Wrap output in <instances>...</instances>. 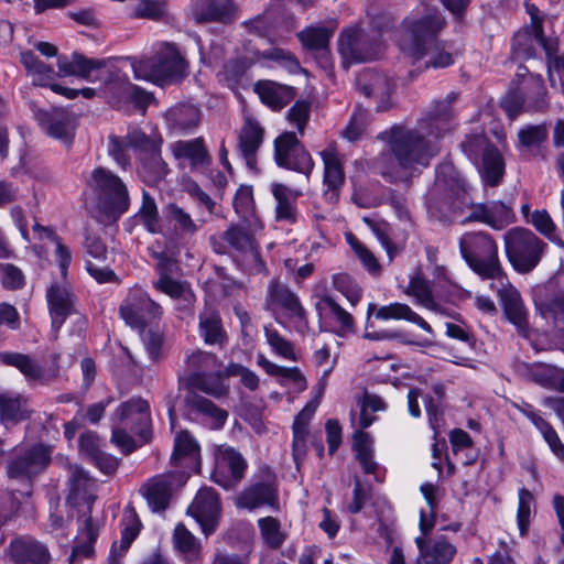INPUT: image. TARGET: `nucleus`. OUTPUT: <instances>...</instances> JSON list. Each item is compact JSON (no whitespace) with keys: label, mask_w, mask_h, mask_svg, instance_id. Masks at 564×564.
I'll return each instance as SVG.
<instances>
[{"label":"nucleus","mask_w":564,"mask_h":564,"mask_svg":"<svg viewBox=\"0 0 564 564\" xmlns=\"http://www.w3.org/2000/svg\"><path fill=\"white\" fill-rule=\"evenodd\" d=\"M135 130L137 129L129 131L123 138L110 135L108 139V153L123 170L131 165V158L128 153V149L134 150V147L130 143V135Z\"/></svg>","instance_id":"56"},{"label":"nucleus","mask_w":564,"mask_h":564,"mask_svg":"<svg viewBox=\"0 0 564 564\" xmlns=\"http://www.w3.org/2000/svg\"><path fill=\"white\" fill-rule=\"evenodd\" d=\"M405 293L415 300L417 305L437 314H445L444 308L434 297L430 282L423 278H412Z\"/></svg>","instance_id":"43"},{"label":"nucleus","mask_w":564,"mask_h":564,"mask_svg":"<svg viewBox=\"0 0 564 564\" xmlns=\"http://www.w3.org/2000/svg\"><path fill=\"white\" fill-rule=\"evenodd\" d=\"M534 509V497L525 488L519 490V501L517 510V523L521 536L527 535L532 511Z\"/></svg>","instance_id":"58"},{"label":"nucleus","mask_w":564,"mask_h":564,"mask_svg":"<svg viewBox=\"0 0 564 564\" xmlns=\"http://www.w3.org/2000/svg\"><path fill=\"white\" fill-rule=\"evenodd\" d=\"M536 308L541 316L552 323L556 329H564V295L540 301L536 303Z\"/></svg>","instance_id":"55"},{"label":"nucleus","mask_w":564,"mask_h":564,"mask_svg":"<svg viewBox=\"0 0 564 564\" xmlns=\"http://www.w3.org/2000/svg\"><path fill=\"white\" fill-rule=\"evenodd\" d=\"M223 239L234 249L249 253L254 260H259V252L256 241L247 230L239 226L229 227L223 235Z\"/></svg>","instance_id":"51"},{"label":"nucleus","mask_w":564,"mask_h":564,"mask_svg":"<svg viewBox=\"0 0 564 564\" xmlns=\"http://www.w3.org/2000/svg\"><path fill=\"white\" fill-rule=\"evenodd\" d=\"M444 25L445 20L436 9H427L422 17L406 18L398 40L400 50L413 62L429 56L426 67L441 68L452 65L454 57L446 44L435 41Z\"/></svg>","instance_id":"3"},{"label":"nucleus","mask_w":564,"mask_h":564,"mask_svg":"<svg viewBox=\"0 0 564 564\" xmlns=\"http://www.w3.org/2000/svg\"><path fill=\"white\" fill-rule=\"evenodd\" d=\"M264 333L267 343L278 356L291 361L297 360V355L291 341L270 327H265Z\"/></svg>","instance_id":"61"},{"label":"nucleus","mask_w":564,"mask_h":564,"mask_svg":"<svg viewBox=\"0 0 564 564\" xmlns=\"http://www.w3.org/2000/svg\"><path fill=\"white\" fill-rule=\"evenodd\" d=\"M139 215L148 231L151 234H158L161 231L159 212L155 200L147 192H143L142 206L139 210Z\"/></svg>","instance_id":"62"},{"label":"nucleus","mask_w":564,"mask_h":564,"mask_svg":"<svg viewBox=\"0 0 564 564\" xmlns=\"http://www.w3.org/2000/svg\"><path fill=\"white\" fill-rule=\"evenodd\" d=\"M539 18L532 14V22L529 28L519 31L512 41V54L517 58H531L535 55L536 44V30L535 23H539Z\"/></svg>","instance_id":"48"},{"label":"nucleus","mask_w":564,"mask_h":564,"mask_svg":"<svg viewBox=\"0 0 564 564\" xmlns=\"http://www.w3.org/2000/svg\"><path fill=\"white\" fill-rule=\"evenodd\" d=\"M219 511L218 496L212 488H202L187 509L188 514L199 523L205 535L216 530Z\"/></svg>","instance_id":"20"},{"label":"nucleus","mask_w":564,"mask_h":564,"mask_svg":"<svg viewBox=\"0 0 564 564\" xmlns=\"http://www.w3.org/2000/svg\"><path fill=\"white\" fill-rule=\"evenodd\" d=\"M59 76H76L88 82H100L108 86L110 102L120 108L122 104L132 102L139 108H145L152 100V95L128 78H121L120 72L107 59L88 58L80 53L70 57H57Z\"/></svg>","instance_id":"2"},{"label":"nucleus","mask_w":564,"mask_h":564,"mask_svg":"<svg viewBox=\"0 0 564 564\" xmlns=\"http://www.w3.org/2000/svg\"><path fill=\"white\" fill-rule=\"evenodd\" d=\"M509 119L514 120L524 111H540L546 108V90L541 76H530L523 87L510 89L500 101Z\"/></svg>","instance_id":"11"},{"label":"nucleus","mask_w":564,"mask_h":564,"mask_svg":"<svg viewBox=\"0 0 564 564\" xmlns=\"http://www.w3.org/2000/svg\"><path fill=\"white\" fill-rule=\"evenodd\" d=\"M7 554L13 564H48L51 561L47 547L31 536L12 540Z\"/></svg>","instance_id":"26"},{"label":"nucleus","mask_w":564,"mask_h":564,"mask_svg":"<svg viewBox=\"0 0 564 564\" xmlns=\"http://www.w3.org/2000/svg\"><path fill=\"white\" fill-rule=\"evenodd\" d=\"M475 166L477 167L485 185L497 186L502 182L505 175V161L496 147L489 149L488 152H485L484 156L477 161Z\"/></svg>","instance_id":"37"},{"label":"nucleus","mask_w":564,"mask_h":564,"mask_svg":"<svg viewBox=\"0 0 564 564\" xmlns=\"http://www.w3.org/2000/svg\"><path fill=\"white\" fill-rule=\"evenodd\" d=\"M69 496L68 499L74 503H86L87 511L79 517L78 533L76 545L73 547L69 564H75L83 557H91L94 554V543L98 536V525L90 517V506L96 496V482L77 465H69Z\"/></svg>","instance_id":"5"},{"label":"nucleus","mask_w":564,"mask_h":564,"mask_svg":"<svg viewBox=\"0 0 564 564\" xmlns=\"http://www.w3.org/2000/svg\"><path fill=\"white\" fill-rule=\"evenodd\" d=\"M501 284L498 294L507 318L520 330L525 332L528 327L527 312L522 299L517 289L506 284V280H498Z\"/></svg>","instance_id":"30"},{"label":"nucleus","mask_w":564,"mask_h":564,"mask_svg":"<svg viewBox=\"0 0 564 564\" xmlns=\"http://www.w3.org/2000/svg\"><path fill=\"white\" fill-rule=\"evenodd\" d=\"M258 528L263 543L270 549H279L286 540L281 522L273 517L260 518Z\"/></svg>","instance_id":"52"},{"label":"nucleus","mask_w":564,"mask_h":564,"mask_svg":"<svg viewBox=\"0 0 564 564\" xmlns=\"http://www.w3.org/2000/svg\"><path fill=\"white\" fill-rule=\"evenodd\" d=\"M171 128L180 133H186L198 126L199 110L192 105H177L166 112Z\"/></svg>","instance_id":"44"},{"label":"nucleus","mask_w":564,"mask_h":564,"mask_svg":"<svg viewBox=\"0 0 564 564\" xmlns=\"http://www.w3.org/2000/svg\"><path fill=\"white\" fill-rule=\"evenodd\" d=\"M319 314L332 319L336 324V332L340 335L354 329V318L332 296L325 295L316 304Z\"/></svg>","instance_id":"39"},{"label":"nucleus","mask_w":564,"mask_h":564,"mask_svg":"<svg viewBox=\"0 0 564 564\" xmlns=\"http://www.w3.org/2000/svg\"><path fill=\"white\" fill-rule=\"evenodd\" d=\"M234 0H189V17L196 23H228L237 14Z\"/></svg>","instance_id":"21"},{"label":"nucleus","mask_w":564,"mask_h":564,"mask_svg":"<svg viewBox=\"0 0 564 564\" xmlns=\"http://www.w3.org/2000/svg\"><path fill=\"white\" fill-rule=\"evenodd\" d=\"M199 335L207 345L224 346L227 343V334L223 327L219 313L206 306L198 316Z\"/></svg>","instance_id":"36"},{"label":"nucleus","mask_w":564,"mask_h":564,"mask_svg":"<svg viewBox=\"0 0 564 564\" xmlns=\"http://www.w3.org/2000/svg\"><path fill=\"white\" fill-rule=\"evenodd\" d=\"M198 455L199 447L196 441L187 432L177 434L171 456L172 465L183 468L181 471L188 474L189 469H194L197 466Z\"/></svg>","instance_id":"35"},{"label":"nucleus","mask_w":564,"mask_h":564,"mask_svg":"<svg viewBox=\"0 0 564 564\" xmlns=\"http://www.w3.org/2000/svg\"><path fill=\"white\" fill-rule=\"evenodd\" d=\"M29 401L21 394L0 393V422L6 426L17 424L31 416Z\"/></svg>","instance_id":"34"},{"label":"nucleus","mask_w":564,"mask_h":564,"mask_svg":"<svg viewBox=\"0 0 564 564\" xmlns=\"http://www.w3.org/2000/svg\"><path fill=\"white\" fill-rule=\"evenodd\" d=\"M189 474L186 471H174L154 476L141 488L143 497L151 510L163 511L167 508L173 490L184 485Z\"/></svg>","instance_id":"17"},{"label":"nucleus","mask_w":564,"mask_h":564,"mask_svg":"<svg viewBox=\"0 0 564 564\" xmlns=\"http://www.w3.org/2000/svg\"><path fill=\"white\" fill-rule=\"evenodd\" d=\"M269 303L286 311L292 317H304V308L299 297L285 285L271 282L269 285Z\"/></svg>","instance_id":"42"},{"label":"nucleus","mask_w":564,"mask_h":564,"mask_svg":"<svg viewBox=\"0 0 564 564\" xmlns=\"http://www.w3.org/2000/svg\"><path fill=\"white\" fill-rule=\"evenodd\" d=\"M359 90L368 98H373L378 105L377 111H386L392 93V80L380 73L364 69L357 77Z\"/></svg>","instance_id":"25"},{"label":"nucleus","mask_w":564,"mask_h":564,"mask_svg":"<svg viewBox=\"0 0 564 564\" xmlns=\"http://www.w3.org/2000/svg\"><path fill=\"white\" fill-rule=\"evenodd\" d=\"M58 355L52 356V366L43 368L32 357L21 352H0V362L17 368L29 383L47 384L59 376Z\"/></svg>","instance_id":"16"},{"label":"nucleus","mask_w":564,"mask_h":564,"mask_svg":"<svg viewBox=\"0 0 564 564\" xmlns=\"http://www.w3.org/2000/svg\"><path fill=\"white\" fill-rule=\"evenodd\" d=\"M494 147L482 133L467 135L460 143L462 151L474 164Z\"/></svg>","instance_id":"60"},{"label":"nucleus","mask_w":564,"mask_h":564,"mask_svg":"<svg viewBox=\"0 0 564 564\" xmlns=\"http://www.w3.org/2000/svg\"><path fill=\"white\" fill-rule=\"evenodd\" d=\"M167 3L164 0H140L134 9L135 18L160 20L166 14Z\"/></svg>","instance_id":"64"},{"label":"nucleus","mask_w":564,"mask_h":564,"mask_svg":"<svg viewBox=\"0 0 564 564\" xmlns=\"http://www.w3.org/2000/svg\"><path fill=\"white\" fill-rule=\"evenodd\" d=\"M173 545L187 562H193L199 557L202 545L183 523L176 524L174 529Z\"/></svg>","instance_id":"47"},{"label":"nucleus","mask_w":564,"mask_h":564,"mask_svg":"<svg viewBox=\"0 0 564 564\" xmlns=\"http://www.w3.org/2000/svg\"><path fill=\"white\" fill-rule=\"evenodd\" d=\"M34 115L47 135L66 144L73 141L77 126L73 112L64 108H54L50 111L39 109Z\"/></svg>","instance_id":"18"},{"label":"nucleus","mask_w":564,"mask_h":564,"mask_svg":"<svg viewBox=\"0 0 564 564\" xmlns=\"http://www.w3.org/2000/svg\"><path fill=\"white\" fill-rule=\"evenodd\" d=\"M154 285L156 290L167 294L172 299L183 300L189 306L193 305L195 301V295L186 283L173 280L166 274L161 275Z\"/></svg>","instance_id":"54"},{"label":"nucleus","mask_w":564,"mask_h":564,"mask_svg":"<svg viewBox=\"0 0 564 564\" xmlns=\"http://www.w3.org/2000/svg\"><path fill=\"white\" fill-rule=\"evenodd\" d=\"M556 367L546 364H523L521 367L522 373L531 381L551 389L554 382Z\"/></svg>","instance_id":"57"},{"label":"nucleus","mask_w":564,"mask_h":564,"mask_svg":"<svg viewBox=\"0 0 564 564\" xmlns=\"http://www.w3.org/2000/svg\"><path fill=\"white\" fill-rule=\"evenodd\" d=\"M455 554V545L441 538L430 545L422 557L416 558L415 564H449Z\"/></svg>","instance_id":"50"},{"label":"nucleus","mask_w":564,"mask_h":564,"mask_svg":"<svg viewBox=\"0 0 564 564\" xmlns=\"http://www.w3.org/2000/svg\"><path fill=\"white\" fill-rule=\"evenodd\" d=\"M162 142L161 137L147 135L141 130H135L130 135V143L138 152V174L150 186L161 183L170 172L167 164L161 156Z\"/></svg>","instance_id":"10"},{"label":"nucleus","mask_w":564,"mask_h":564,"mask_svg":"<svg viewBox=\"0 0 564 564\" xmlns=\"http://www.w3.org/2000/svg\"><path fill=\"white\" fill-rule=\"evenodd\" d=\"M134 78L164 84L180 80L188 73V64L175 43L159 42L153 46V56L131 63Z\"/></svg>","instance_id":"6"},{"label":"nucleus","mask_w":564,"mask_h":564,"mask_svg":"<svg viewBox=\"0 0 564 564\" xmlns=\"http://www.w3.org/2000/svg\"><path fill=\"white\" fill-rule=\"evenodd\" d=\"M459 251L468 267L485 280H507L503 273L498 245L484 231L464 234L458 240Z\"/></svg>","instance_id":"7"},{"label":"nucleus","mask_w":564,"mask_h":564,"mask_svg":"<svg viewBox=\"0 0 564 564\" xmlns=\"http://www.w3.org/2000/svg\"><path fill=\"white\" fill-rule=\"evenodd\" d=\"M172 153L175 159H187L192 167H202L210 163V155L204 144L203 138L187 141H176L172 144Z\"/></svg>","instance_id":"38"},{"label":"nucleus","mask_w":564,"mask_h":564,"mask_svg":"<svg viewBox=\"0 0 564 564\" xmlns=\"http://www.w3.org/2000/svg\"><path fill=\"white\" fill-rule=\"evenodd\" d=\"M119 313L124 323L131 328L143 330L149 323L161 316L162 307L151 300L145 292L135 289L130 291L123 300Z\"/></svg>","instance_id":"13"},{"label":"nucleus","mask_w":564,"mask_h":564,"mask_svg":"<svg viewBox=\"0 0 564 564\" xmlns=\"http://www.w3.org/2000/svg\"><path fill=\"white\" fill-rule=\"evenodd\" d=\"M371 315H375L376 318L382 321L405 319L408 322L416 324L426 333H432L430 324L419 314H416L409 305L403 303L395 302L389 305L381 306L380 308H377V305L375 303H370L367 310V318L369 319Z\"/></svg>","instance_id":"31"},{"label":"nucleus","mask_w":564,"mask_h":564,"mask_svg":"<svg viewBox=\"0 0 564 564\" xmlns=\"http://www.w3.org/2000/svg\"><path fill=\"white\" fill-rule=\"evenodd\" d=\"M189 390L196 389L214 398H221L228 393V386L223 381L221 375L217 371L215 375L206 372L192 373L188 378Z\"/></svg>","instance_id":"46"},{"label":"nucleus","mask_w":564,"mask_h":564,"mask_svg":"<svg viewBox=\"0 0 564 564\" xmlns=\"http://www.w3.org/2000/svg\"><path fill=\"white\" fill-rule=\"evenodd\" d=\"M354 449L356 458L360 463L365 473L372 474L376 471L378 465L372 459V448L370 435L362 431H356L354 434Z\"/></svg>","instance_id":"53"},{"label":"nucleus","mask_w":564,"mask_h":564,"mask_svg":"<svg viewBox=\"0 0 564 564\" xmlns=\"http://www.w3.org/2000/svg\"><path fill=\"white\" fill-rule=\"evenodd\" d=\"M46 300L52 326L57 330L66 317L74 311V295L65 281L54 282L46 291Z\"/></svg>","instance_id":"27"},{"label":"nucleus","mask_w":564,"mask_h":564,"mask_svg":"<svg viewBox=\"0 0 564 564\" xmlns=\"http://www.w3.org/2000/svg\"><path fill=\"white\" fill-rule=\"evenodd\" d=\"M185 405L189 412L204 416L212 429L221 427L228 417L227 411L193 390H188L186 393Z\"/></svg>","instance_id":"32"},{"label":"nucleus","mask_w":564,"mask_h":564,"mask_svg":"<svg viewBox=\"0 0 564 564\" xmlns=\"http://www.w3.org/2000/svg\"><path fill=\"white\" fill-rule=\"evenodd\" d=\"M254 91L261 101L272 109H281L292 99V89L271 80L254 84Z\"/></svg>","instance_id":"40"},{"label":"nucleus","mask_w":564,"mask_h":564,"mask_svg":"<svg viewBox=\"0 0 564 564\" xmlns=\"http://www.w3.org/2000/svg\"><path fill=\"white\" fill-rule=\"evenodd\" d=\"M333 284L355 306L361 299V288L347 273H338L333 278Z\"/></svg>","instance_id":"63"},{"label":"nucleus","mask_w":564,"mask_h":564,"mask_svg":"<svg viewBox=\"0 0 564 564\" xmlns=\"http://www.w3.org/2000/svg\"><path fill=\"white\" fill-rule=\"evenodd\" d=\"M111 424L129 429L145 441L151 427L150 405L142 398H131L118 405L111 415Z\"/></svg>","instance_id":"14"},{"label":"nucleus","mask_w":564,"mask_h":564,"mask_svg":"<svg viewBox=\"0 0 564 564\" xmlns=\"http://www.w3.org/2000/svg\"><path fill=\"white\" fill-rule=\"evenodd\" d=\"M453 111L448 101L435 104L432 111L415 128L393 126L378 138L387 151L377 160L378 169L390 182H408L440 152L438 140L449 131Z\"/></svg>","instance_id":"1"},{"label":"nucleus","mask_w":564,"mask_h":564,"mask_svg":"<svg viewBox=\"0 0 564 564\" xmlns=\"http://www.w3.org/2000/svg\"><path fill=\"white\" fill-rule=\"evenodd\" d=\"M333 32L324 26H308L297 34L303 46L325 57Z\"/></svg>","instance_id":"49"},{"label":"nucleus","mask_w":564,"mask_h":564,"mask_svg":"<svg viewBox=\"0 0 564 564\" xmlns=\"http://www.w3.org/2000/svg\"><path fill=\"white\" fill-rule=\"evenodd\" d=\"M21 63L25 67L28 74L32 76L33 84L37 86H48L55 78L56 73L53 67L43 63L32 51L21 53ZM59 76V70L57 72Z\"/></svg>","instance_id":"45"},{"label":"nucleus","mask_w":564,"mask_h":564,"mask_svg":"<svg viewBox=\"0 0 564 564\" xmlns=\"http://www.w3.org/2000/svg\"><path fill=\"white\" fill-rule=\"evenodd\" d=\"M236 505L249 510L269 507L273 511H279V495L274 481L268 479L247 487L237 497Z\"/></svg>","instance_id":"24"},{"label":"nucleus","mask_w":564,"mask_h":564,"mask_svg":"<svg viewBox=\"0 0 564 564\" xmlns=\"http://www.w3.org/2000/svg\"><path fill=\"white\" fill-rule=\"evenodd\" d=\"M513 213L509 206L500 200L488 203L487 225L501 230L513 221Z\"/></svg>","instance_id":"59"},{"label":"nucleus","mask_w":564,"mask_h":564,"mask_svg":"<svg viewBox=\"0 0 564 564\" xmlns=\"http://www.w3.org/2000/svg\"><path fill=\"white\" fill-rule=\"evenodd\" d=\"M275 161L279 166L311 174L314 162L294 132H284L274 141Z\"/></svg>","instance_id":"15"},{"label":"nucleus","mask_w":564,"mask_h":564,"mask_svg":"<svg viewBox=\"0 0 564 564\" xmlns=\"http://www.w3.org/2000/svg\"><path fill=\"white\" fill-rule=\"evenodd\" d=\"M98 204L109 217L117 219L129 208V193L122 180L105 167H96L87 181Z\"/></svg>","instance_id":"8"},{"label":"nucleus","mask_w":564,"mask_h":564,"mask_svg":"<svg viewBox=\"0 0 564 564\" xmlns=\"http://www.w3.org/2000/svg\"><path fill=\"white\" fill-rule=\"evenodd\" d=\"M271 193L276 202L275 219L294 224L297 219L296 199L302 195L299 189H291L281 183L271 184Z\"/></svg>","instance_id":"33"},{"label":"nucleus","mask_w":564,"mask_h":564,"mask_svg":"<svg viewBox=\"0 0 564 564\" xmlns=\"http://www.w3.org/2000/svg\"><path fill=\"white\" fill-rule=\"evenodd\" d=\"M545 248L546 243L527 228L516 227L505 235L506 254L520 273L532 271L541 261Z\"/></svg>","instance_id":"9"},{"label":"nucleus","mask_w":564,"mask_h":564,"mask_svg":"<svg viewBox=\"0 0 564 564\" xmlns=\"http://www.w3.org/2000/svg\"><path fill=\"white\" fill-rule=\"evenodd\" d=\"M321 394L306 403L293 422V457L299 463L306 454L308 424L319 405Z\"/></svg>","instance_id":"29"},{"label":"nucleus","mask_w":564,"mask_h":564,"mask_svg":"<svg viewBox=\"0 0 564 564\" xmlns=\"http://www.w3.org/2000/svg\"><path fill=\"white\" fill-rule=\"evenodd\" d=\"M247 463L240 453L234 448H224L217 457L213 479L225 489L234 488L245 476Z\"/></svg>","instance_id":"22"},{"label":"nucleus","mask_w":564,"mask_h":564,"mask_svg":"<svg viewBox=\"0 0 564 564\" xmlns=\"http://www.w3.org/2000/svg\"><path fill=\"white\" fill-rule=\"evenodd\" d=\"M324 163V185L326 189L323 193L325 200L332 205L339 199V193L345 184V173L340 154L332 145L321 152Z\"/></svg>","instance_id":"23"},{"label":"nucleus","mask_w":564,"mask_h":564,"mask_svg":"<svg viewBox=\"0 0 564 564\" xmlns=\"http://www.w3.org/2000/svg\"><path fill=\"white\" fill-rule=\"evenodd\" d=\"M339 53L349 62H367L378 57L379 48L361 29L344 31L339 37Z\"/></svg>","instance_id":"19"},{"label":"nucleus","mask_w":564,"mask_h":564,"mask_svg":"<svg viewBox=\"0 0 564 564\" xmlns=\"http://www.w3.org/2000/svg\"><path fill=\"white\" fill-rule=\"evenodd\" d=\"M50 463V448L42 444L15 448L14 457L7 466L11 479L31 480L42 473Z\"/></svg>","instance_id":"12"},{"label":"nucleus","mask_w":564,"mask_h":564,"mask_svg":"<svg viewBox=\"0 0 564 564\" xmlns=\"http://www.w3.org/2000/svg\"><path fill=\"white\" fill-rule=\"evenodd\" d=\"M429 215L442 223L459 221L470 205L468 187L452 163L436 170L434 184L425 196Z\"/></svg>","instance_id":"4"},{"label":"nucleus","mask_w":564,"mask_h":564,"mask_svg":"<svg viewBox=\"0 0 564 564\" xmlns=\"http://www.w3.org/2000/svg\"><path fill=\"white\" fill-rule=\"evenodd\" d=\"M263 137L264 129L261 124L251 117H246L238 135V149L250 170H256L257 152L263 142Z\"/></svg>","instance_id":"28"},{"label":"nucleus","mask_w":564,"mask_h":564,"mask_svg":"<svg viewBox=\"0 0 564 564\" xmlns=\"http://www.w3.org/2000/svg\"><path fill=\"white\" fill-rule=\"evenodd\" d=\"M164 213L169 224L173 227L174 234L180 238H191L200 228L191 214L175 203L167 204Z\"/></svg>","instance_id":"41"}]
</instances>
